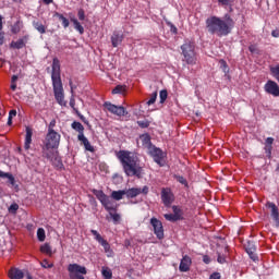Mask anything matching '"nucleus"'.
I'll list each match as a JSON object with an SVG mask.
<instances>
[{"mask_svg":"<svg viewBox=\"0 0 279 279\" xmlns=\"http://www.w3.org/2000/svg\"><path fill=\"white\" fill-rule=\"evenodd\" d=\"M271 36L274 38H279V28H276L275 31L271 32Z\"/></svg>","mask_w":279,"mask_h":279,"instance_id":"864d4df0","label":"nucleus"},{"mask_svg":"<svg viewBox=\"0 0 279 279\" xmlns=\"http://www.w3.org/2000/svg\"><path fill=\"white\" fill-rule=\"evenodd\" d=\"M163 217L167 221H180L174 214H166Z\"/></svg>","mask_w":279,"mask_h":279,"instance_id":"ea45409f","label":"nucleus"},{"mask_svg":"<svg viewBox=\"0 0 279 279\" xmlns=\"http://www.w3.org/2000/svg\"><path fill=\"white\" fill-rule=\"evenodd\" d=\"M178 182H180V184H183L184 186H186V179H184V177H178L177 178Z\"/></svg>","mask_w":279,"mask_h":279,"instance_id":"8fccbe9b","label":"nucleus"},{"mask_svg":"<svg viewBox=\"0 0 279 279\" xmlns=\"http://www.w3.org/2000/svg\"><path fill=\"white\" fill-rule=\"evenodd\" d=\"M40 252L43 254H47V256H53V251L51 250V245L45 243L40 246Z\"/></svg>","mask_w":279,"mask_h":279,"instance_id":"b1692460","label":"nucleus"},{"mask_svg":"<svg viewBox=\"0 0 279 279\" xmlns=\"http://www.w3.org/2000/svg\"><path fill=\"white\" fill-rule=\"evenodd\" d=\"M77 16L80 21H84L86 19V14L84 13V9L78 10Z\"/></svg>","mask_w":279,"mask_h":279,"instance_id":"49530a36","label":"nucleus"},{"mask_svg":"<svg viewBox=\"0 0 279 279\" xmlns=\"http://www.w3.org/2000/svg\"><path fill=\"white\" fill-rule=\"evenodd\" d=\"M37 239H38V241H40V242H43V241H45V239H47V234L45 233V229L39 228V229L37 230Z\"/></svg>","mask_w":279,"mask_h":279,"instance_id":"2f4dec72","label":"nucleus"},{"mask_svg":"<svg viewBox=\"0 0 279 279\" xmlns=\"http://www.w3.org/2000/svg\"><path fill=\"white\" fill-rule=\"evenodd\" d=\"M137 125H140V128H149V121L148 120L137 121Z\"/></svg>","mask_w":279,"mask_h":279,"instance_id":"79ce46f5","label":"nucleus"},{"mask_svg":"<svg viewBox=\"0 0 279 279\" xmlns=\"http://www.w3.org/2000/svg\"><path fill=\"white\" fill-rule=\"evenodd\" d=\"M72 130H75V132H78V136H84V125L77 121H74L71 124Z\"/></svg>","mask_w":279,"mask_h":279,"instance_id":"4be33fe9","label":"nucleus"},{"mask_svg":"<svg viewBox=\"0 0 279 279\" xmlns=\"http://www.w3.org/2000/svg\"><path fill=\"white\" fill-rule=\"evenodd\" d=\"M218 263H220V265H223V263H226V256L218 254Z\"/></svg>","mask_w":279,"mask_h":279,"instance_id":"3c124183","label":"nucleus"},{"mask_svg":"<svg viewBox=\"0 0 279 279\" xmlns=\"http://www.w3.org/2000/svg\"><path fill=\"white\" fill-rule=\"evenodd\" d=\"M248 51H251V53H257L258 52V48H256V46H254V45H251L248 47Z\"/></svg>","mask_w":279,"mask_h":279,"instance_id":"09e8293b","label":"nucleus"},{"mask_svg":"<svg viewBox=\"0 0 279 279\" xmlns=\"http://www.w3.org/2000/svg\"><path fill=\"white\" fill-rule=\"evenodd\" d=\"M271 145H274V137L266 138L265 150L268 156H271V149H272Z\"/></svg>","mask_w":279,"mask_h":279,"instance_id":"a878e982","label":"nucleus"},{"mask_svg":"<svg viewBox=\"0 0 279 279\" xmlns=\"http://www.w3.org/2000/svg\"><path fill=\"white\" fill-rule=\"evenodd\" d=\"M33 27L36 28V31L39 33V34H46L47 33V26H45L43 24V22H36L34 21L33 22Z\"/></svg>","mask_w":279,"mask_h":279,"instance_id":"5701e85b","label":"nucleus"},{"mask_svg":"<svg viewBox=\"0 0 279 279\" xmlns=\"http://www.w3.org/2000/svg\"><path fill=\"white\" fill-rule=\"evenodd\" d=\"M220 5H230V3H234V0H218Z\"/></svg>","mask_w":279,"mask_h":279,"instance_id":"c03bdc74","label":"nucleus"},{"mask_svg":"<svg viewBox=\"0 0 279 279\" xmlns=\"http://www.w3.org/2000/svg\"><path fill=\"white\" fill-rule=\"evenodd\" d=\"M206 25L209 34H216V36H228L230 34V29H232L234 25V22L230 16H226V20L211 16L206 20Z\"/></svg>","mask_w":279,"mask_h":279,"instance_id":"7ed1b4c3","label":"nucleus"},{"mask_svg":"<svg viewBox=\"0 0 279 279\" xmlns=\"http://www.w3.org/2000/svg\"><path fill=\"white\" fill-rule=\"evenodd\" d=\"M77 140L80 141V143H82V145H84L86 151H90L92 154L95 151V147L90 145V142L85 135H77Z\"/></svg>","mask_w":279,"mask_h":279,"instance_id":"2eb2a0df","label":"nucleus"},{"mask_svg":"<svg viewBox=\"0 0 279 279\" xmlns=\"http://www.w3.org/2000/svg\"><path fill=\"white\" fill-rule=\"evenodd\" d=\"M92 234L98 241V243L104 247L107 256H112V248H110V243L106 241L97 230H90Z\"/></svg>","mask_w":279,"mask_h":279,"instance_id":"1a4fd4ad","label":"nucleus"},{"mask_svg":"<svg viewBox=\"0 0 279 279\" xmlns=\"http://www.w3.org/2000/svg\"><path fill=\"white\" fill-rule=\"evenodd\" d=\"M111 43L112 47H118L121 43H123V35L113 33V35L111 36Z\"/></svg>","mask_w":279,"mask_h":279,"instance_id":"412c9836","label":"nucleus"},{"mask_svg":"<svg viewBox=\"0 0 279 279\" xmlns=\"http://www.w3.org/2000/svg\"><path fill=\"white\" fill-rule=\"evenodd\" d=\"M28 279H32V277H28Z\"/></svg>","mask_w":279,"mask_h":279,"instance_id":"e2e57ef3","label":"nucleus"},{"mask_svg":"<svg viewBox=\"0 0 279 279\" xmlns=\"http://www.w3.org/2000/svg\"><path fill=\"white\" fill-rule=\"evenodd\" d=\"M3 16L0 15V45H3Z\"/></svg>","mask_w":279,"mask_h":279,"instance_id":"72a5a7b5","label":"nucleus"},{"mask_svg":"<svg viewBox=\"0 0 279 279\" xmlns=\"http://www.w3.org/2000/svg\"><path fill=\"white\" fill-rule=\"evenodd\" d=\"M147 151L159 167H165V153L160 148L153 145Z\"/></svg>","mask_w":279,"mask_h":279,"instance_id":"0eeeda50","label":"nucleus"},{"mask_svg":"<svg viewBox=\"0 0 279 279\" xmlns=\"http://www.w3.org/2000/svg\"><path fill=\"white\" fill-rule=\"evenodd\" d=\"M265 93L272 95V97H279V86L275 81H267L264 86Z\"/></svg>","mask_w":279,"mask_h":279,"instance_id":"9b49d317","label":"nucleus"},{"mask_svg":"<svg viewBox=\"0 0 279 279\" xmlns=\"http://www.w3.org/2000/svg\"><path fill=\"white\" fill-rule=\"evenodd\" d=\"M57 16L62 22L63 27H69V20L64 15L57 13Z\"/></svg>","mask_w":279,"mask_h":279,"instance_id":"4c0bfd02","label":"nucleus"},{"mask_svg":"<svg viewBox=\"0 0 279 279\" xmlns=\"http://www.w3.org/2000/svg\"><path fill=\"white\" fill-rule=\"evenodd\" d=\"M12 33L13 34H19V32H21V26H20V23L16 22L13 26H12Z\"/></svg>","mask_w":279,"mask_h":279,"instance_id":"a19ab883","label":"nucleus"},{"mask_svg":"<svg viewBox=\"0 0 279 279\" xmlns=\"http://www.w3.org/2000/svg\"><path fill=\"white\" fill-rule=\"evenodd\" d=\"M0 178H8L10 184H12V186H14V175H12V173H9V172H3L0 170Z\"/></svg>","mask_w":279,"mask_h":279,"instance_id":"cd10ccee","label":"nucleus"},{"mask_svg":"<svg viewBox=\"0 0 279 279\" xmlns=\"http://www.w3.org/2000/svg\"><path fill=\"white\" fill-rule=\"evenodd\" d=\"M193 264V260L189 255H184L181 259L179 271L186 272L191 269V265Z\"/></svg>","mask_w":279,"mask_h":279,"instance_id":"4468645a","label":"nucleus"},{"mask_svg":"<svg viewBox=\"0 0 279 279\" xmlns=\"http://www.w3.org/2000/svg\"><path fill=\"white\" fill-rule=\"evenodd\" d=\"M173 215L177 219H182V209H180L178 206H172Z\"/></svg>","mask_w":279,"mask_h":279,"instance_id":"473e14b6","label":"nucleus"},{"mask_svg":"<svg viewBox=\"0 0 279 279\" xmlns=\"http://www.w3.org/2000/svg\"><path fill=\"white\" fill-rule=\"evenodd\" d=\"M28 279H32V277H28Z\"/></svg>","mask_w":279,"mask_h":279,"instance_id":"0e129e2a","label":"nucleus"},{"mask_svg":"<svg viewBox=\"0 0 279 279\" xmlns=\"http://www.w3.org/2000/svg\"><path fill=\"white\" fill-rule=\"evenodd\" d=\"M9 210H12L13 213H16L19 210V206L16 204H13L10 206Z\"/></svg>","mask_w":279,"mask_h":279,"instance_id":"5fc2aeb1","label":"nucleus"},{"mask_svg":"<svg viewBox=\"0 0 279 279\" xmlns=\"http://www.w3.org/2000/svg\"><path fill=\"white\" fill-rule=\"evenodd\" d=\"M34 134V131L32 130V128L26 126V135H25V142H24V148L27 150L29 149L31 145H32V136Z\"/></svg>","mask_w":279,"mask_h":279,"instance_id":"dca6fc26","label":"nucleus"},{"mask_svg":"<svg viewBox=\"0 0 279 279\" xmlns=\"http://www.w3.org/2000/svg\"><path fill=\"white\" fill-rule=\"evenodd\" d=\"M11 47H12V49H23V47H25V40L17 39L16 41H12Z\"/></svg>","mask_w":279,"mask_h":279,"instance_id":"bb28decb","label":"nucleus"},{"mask_svg":"<svg viewBox=\"0 0 279 279\" xmlns=\"http://www.w3.org/2000/svg\"><path fill=\"white\" fill-rule=\"evenodd\" d=\"M52 86L54 97L60 104V106L64 105V87H62V78L60 76V60L53 59L52 61V73H51Z\"/></svg>","mask_w":279,"mask_h":279,"instance_id":"20e7f679","label":"nucleus"},{"mask_svg":"<svg viewBox=\"0 0 279 279\" xmlns=\"http://www.w3.org/2000/svg\"><path fill=\"white\" fill-rule=\"evenodd\" d=\"M104 106L108 112L116 114V117H125V114H128V111L123 108V106H116L111 102H105Z\"/></svg>","mask_w":279,"mask_h":279,"instance_id":"6e6552de","label":"nucleus"},{"mask_svg":"<svg viewBox=\"0 0 279 279\" xmlns=\"http://www.w3.org/2000/svg\"><path fill=\"white\" fill-rule=\"evenodd\" d=\"M167 97H168L167 90H161V92H160V99H161V102H162V101H167Z\"/></svg>","mask_w":279,"mask_h":279,"instance_id":"de8ad7c7","label":"nucleus"},{"mask_svg":"<svg viewBox=\"0 0 279 279\" xmlns=\"http://www.w3.org/2000/svg\"><path fill=\"white\" fill-rule=\"evenodd\" d=\"M9 117H10V119H14V117H16V110H11L10 112H9Z\"/></svg>","mask_w":279,"mask_h":279,"instance_id":"6e6d98bb","label":"nucleus"},{"mask_svg":"<svg viewBox=\"0 0 279 279\" xmlns=\"http://www.w3.org/2000/svg\"><path fill=\"white\" fill-rule=\"evenodd\" d=\"M140 141L145 149L149 150L154 145L151 144V137L148 134H143L140 136Z\"/></svg>","mask_w":279,"mask_h":279,"instance_id":"f3484780","label":"nucleus"},{"mask_svg":"<svg viewBox=\"0 0 279 279\" xmlns=\"http://www.w3.org/2000/svg\"><path fill=\"white\" fill-rule=\"evenodd\" d=\"M72 85V86H71ZM72 96L70 98V106L75 110V96L73 95V82L70 81Z\"/></svg>","mask_w":279,"mask_h":279,"instance_id":"f704fd0d","label":"nucleus"},{"mask_svg":"<svg viewBox=\"0 0 279 279\" xmlns=\"http://www.w3.org/2000/svg\"><path fill=\"white\" fill-rule=\"evenodd\" d=\"M16 80H19V76H16V75H13V76H12V81H11V83H14V84H16Z\"/></svg>","mask_w":279,"mask_h":279,"instance_id":"13d9d810","label":"nucleus"},{"mask_svg":"<svg viewBox=\"0 0 279 279\" xmlns=\"http://www.w3.org/2000/svg\"><path fill=\"white\" fill-rule=\"evenodd\" d=\"M245 250L248 256H251L252 260H256V245H254L252 242H247V244H245Z\"/></svg>","mask_w":279,"mask_h":279,"instance_id":"a211bd4d","label":"nucleus"},{"mask_svg":"<svg viewBox=\"0 0 279 279\" xmlns=\"http://www.w3.org/2000/svg\"><path fill=\"white\" fill-rule=\"evenodd\" d=\"M54 128H56V120H51L48 125V132H56V130H53Z\"/></svg>","mask_w":279,"mask_h":279,"instance_id":"37998d69","label":"nucleus"},{"mask_svg":"<svg viewBox=\"0 0 279 279\" xmlns=\"http://www.w3.org/2000/svg\"><path fill=\"white\" fill-rule=\"evenodd\" d=\"M203 262H204L206 265L210 264V257L207 256V255H205V256L203 257Z\"/></svg>","mask_w":279,"mask_h":279,"instance_id":"4d7b16f0","label":"nucleus"},{"mask_svg":"<svg viewBox=\"0 0 279 279\" xmlns=\"http://www.w3.org/2000/svg\"><path fill=\"white\" fill-rule=\"evenodd\" d=\"M123 195H126L125 191H113L111 193L112 199H116L117 202L123 199Z\"/></svg>","mask_w":279,"mask_h":279,"instance_id":"393cba45","label":"nucleus"},{"mask_svg":"<svg viewBox=\"0 0 279 279\" xmlns=\"http://www.w3.org/2000/svg\"><path fill=\"white\" fill-rule=\"evenodd\" d=\"M125 93V86L118 85L112 89V95H123Z\"/></svg>","mask_w":279,"mask_h":279,"instance_id":"c756f323","label":"nucleus"},{"mask_svg":"<svg viewBox=\"0 0 279 279\" xmlns=\"http://www.w3.org/2000/svg\"><path fill=\"white\" fill-rule=\"evenodd\" d=\"M7 123H8V125H12V118L9 117Z\"/></svg>","mask_w":279,"mask_h":279,"instance_id":"680f3d73","label":"nucleus"},{"mask_svg":"<svg viewBox=\"0 0 279 279\" xmlns=\"http://www.w3.org/2000/svg\"><path fill=\"white\" fill-rule=\"evenodd\" d=\"M116 156L118 160H120L126 175H136V178H141L143 174V168L138 165V157L134 153L129 150H119L116 153Z\"/></svg>","mask_w":279,"mask_h":279,"instance_id":"f03ea898","label":"nucleus"},{"mask_svg":"<svg viewBox=\"0 0 279 279\" xmlns=\"http://www.w3.org/2000/svg\"><path fill=\"white\" fill-rule=\"evenodd\" d=\"M11 90H16V83H11Z\"/></svg>","mask_w":279,"mask_h":279,"instance_id":"052dcab7","label":"nucleus"},{"mask_svg":"<svg viewBox=\"0 0 279 279\" xmlns=\"http://www.w3.org/2000/svg\"><path fill=\"white\" fill-rule=\"evenodd\" d=\"M40 266L44 269H51L53 267V263H49V260L44 259L43 262H40Z\"/></svg>","mask_w":279,"mask_h":279,"instance_id":"58836bf2","label":"nucleus"},{"mask_svg":"<svg viewBox=\"0 0 279 279\" xmlns=\"http://www.w3.org/2000/svg\"><path fill=\"white\" fill-rule=\"evenodd\" d=\"M101 275L105 279H112V270L108 267H102Z\"/></svg>","mask_w":279,"mask_h":279,"instance_id":"c85d7f7f","label":"nucleus"},{"mask_svg":"<svg viewBox=\"0 0 279 279\" xmlns=\"http://www.w3.org/2000/svg\"><path fill=\"white\" fill-rule=\"evenodd\" d=\"M220 66L225 73H228V63L225 60H220Z\"/></svg>","mask_w":279,"mask_h":279,"instance_id":"a18cd8bd","label":"nucleus"},{"mask_svg":"<svg viewBox=\"0 0 279 279\" xmlns=\"http://www.w3.org/2000/svg\"><path fill=\"white\" fill-rule=\"evenodd\" d=\"M209 279H221V275L219 272H214L210 275Z\"/></svg>","mask_w":279,"mask_h":279,"instance_id":"603ef678","label":"nucleus"},{"mask_svg":"<svg viewBox=\"0 0 279 279\" xmlns=\"http://www.w3.org/2000/svg\"><path fill=\"white\" fill-rule=\"evenodd\" d=\"M94 195L99 199V202L105 206L106 210L112 213V210H117V204L110 198L108 195L104 193L101 190H93Z\"/></svg>","mask_w":279,"mask_h":279,"instance_id":"423d86ee","label":"nucleus"},{"mask_svg":"<svg viewBox=\"0 0 279 279\" xmlns=\"http://www.w3.org/2000/svg\"><path fill=\"white\" fill-rule=\"evenodd\" d=\"M150 225L153 226L157 239H165V229L162 228V222L156 218H151Z\"/></svg>","mask_w":279,"mask_h":279,"instance_id":"9d476101","label":"nucleus"},{"mask_svg":"<svg viewBox=\"0 0 279 279\" xmlns=\"http://www.w3.org/2000/svg\"><path fill=\"white\" fill-rule=\"evenodd\" d=\"M161 199L165 204V206L169 207L171 204H173V193L170 189H162L161 191Z\"/></svg>","mask_w":279,"mask_h":279,"instance_id":"ddd939ff","label":"nucleus"},{"mask_svg":"<svg viewBox=\"0 0 279 279\" xmlns=\"http://www.w3.org/2000/svg\"><path fill=\"white\" fill-rule=\"evenodd\" d=\"M181 51L183 56V62L186 64H197V53L195 52V44L191 41H185L181 46Z\"/></svg>","mask_w":279,"mask_h":279,"instance_id":"39448f33","label":"nucleus"},{"mask_svg":"<svg viewBox=\"0 0 279 279\" xmlns=\"http://www.w3.org/2000/svg\"><path fill=\"white\" fill-rule=\"evenodd\" d=\"M158 98V93L155 92L150 95V98L147 101V106H153V104H156V99Z\"/></svg>","mask_w":279,"mask_h":279,"instance_id":"e433bc0d","label":"nucleus"},{"mask_svg":"<svg viewBox=\"0 0 279 279\" xmlns=\"http://www.w3.org/2000/svg\"><path fill=\"white\" fill-rule=\"evenodd\" d=\"M46 5H49L50 3H53V0H43Z\"/></svg>","mask_w":279,"mask_h":279,"instance_id":"bf43d9fd","label":"nucleus"},{"mask_svg":"<svg viewBox=\"0 0 279 279\" xmlns=\"http://www.w3.org/2000/svg\"><path fill=\"white\" fill-rule=\"evenodd\" d=\"M125 193H126V197H138L141 193H143L144 195H147L149 193V187L147 185H145L143 189L133 187L125 191Z\"/></svg>","mask_w":279,"mask_h":279,"instance_id":"f8f14e48","label":"nucleus"},{"mask_svg":"<svg viewBox=\"0 0 279 279\" xmlns=\"http://www.w3.org/2000/svg\"><path fill=\"white\" fill-rule=\"evenodd\" d=\"M24 276L25 275L23 274V270L17 269V268H12L9 271V278H11V279H23Z\"/></svg>","mask_w":279,"mask_h":279,"instance_id":"aec40b11","label":"nucleus"},{"mask_svg":"<svg viewBox=\"0 0 279 279\" xmlns=\"http://www.w3.org/2000/svg\"><path fill=\"white\" fill-rule=\"evenodd\" d=\"M61 138L62 136L60 133L56 131L47 132L43 146L44 158L50 160V162L53 165V167H57V169H62V159H60V156H58V150H56L60 147Z\"/></svg>","mask_w":279,"mask_h":279,"instance_id":"f257e3e1","label":"nucleus"},{"mask_svg":"<svg viewBox=\"0 0 279 279\" xmlns=\"http://www.w3.org/2000/svg\"><path fill=\"white\" fill-rule=\"evenodd\" d=\"M267 207L271 209V217L276 223H279V211L278 206L274 203H267Z\"/></svg>","mask_w":279,"mask_h":279,"instance_id":"6ab92c4d","label":"nucleus"},{"mask_svg":"<svg viewBox=\"0 0 279 279\" xmlns=\"http://www.w3.org/2000/svg\"><path fill=\"white\" fill-rule=\"evenodd\" d=\"M72 23L76 32H78L80 34H84V26H82V24H80L77 20H72Z\"/></svg>","mask_w":279,"mask_h":279,"instance_id":"7c9ffc66","label":"nucleus"},{"mask_svg":"<svg viewBox=\"0 0 279 279\" xmlns=\"http://www.w3.org/2000/svg\"><path fill=\"white\" fill-rule=\"evenodd\" d=\"M109 215H110L111 219L113 220V223H119V221H121V215H119L117 213H112V211H109Z\"/></svg>","mask_w":279,"mask_h":279,"instance_id":"c9c22d12","label":"nucleus"}]
</instances>
